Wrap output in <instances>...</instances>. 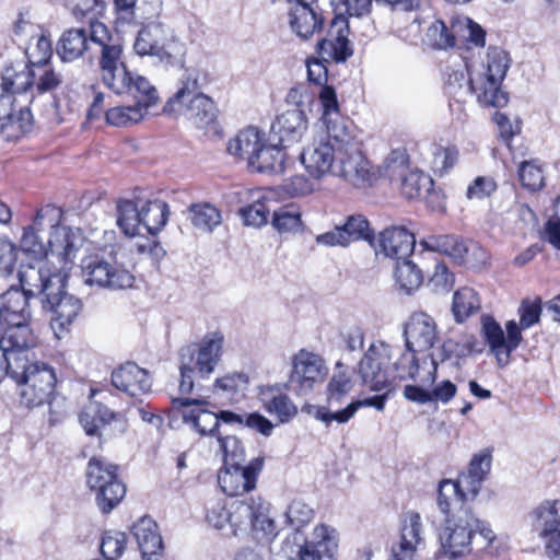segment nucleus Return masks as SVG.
<instances>
[{
    "label": "nucleus",
    "mask_w": 560,
    "mask_h": 560,
    "mask_svg": "<svg viewBox=\"0 0 560 560\" xmlns=\"http://www.w3.org/2000/svg\"><path fill=\"white\" fill-rule=\"evenodd\" d=\"M168 217L170 207L163 200H147L141 206L142 228L149 234H158L166 225Z\"/></svg>",
    "instance_id": "obj_39"
},
{
    "label": "nucleus",
    "mask_w": 560,
    "mask_h": 560,
    "mask_svg": "<svg viewBox=\"0 0 560 560\" xmlns=\"http://www.w3.org/2000/svg\"><path fill=\"white\" fill-rule=\"evenodd\" d=\"M307 544L323 552L326 557L332 558L338 549V533L335 528L320 524L317 525Z\"/></svg>",
    "instance_id": "obj_54"
},
{
    "label": "nucleus",
    "mask_w": 560,
    "mask_h": 560,
    "mask_svg": "<svg viewBox=\"0 0 560 560\" xmlns=\"http://www.w3.org/2000/svg\"><path fill=\"white\" fill-rule=\"evenodd\" d=\"M144 112L138 105L115 106L106 110V121L115 127H128L139 122Z\"/></svg>",
    "instance_id": "obj_56"
},
{
    "label": "nucleus",
    "mask_w": 560,
    "mask_h": 560,
    "mask_svg": "<svg viewBox=\"0 0 560 560\" xmlns=\"http://www.w3.org/2000/svg\"><path fill=\"white\" fill-rule=\"evenodd\" d=\"M58 262L56 258H36L34 262L22 264L18 276L22 290L28 298L42 296L66 288L73 264Z\"/></svg>",
    "instance_id": "obj_8"
},
{
    "label": "nucleus",
    "mask_w": 560,
    "mask_h": 560,
    "mask_svg": "<svg viewBox=\"0 0 560 560\" xmlns=\"http://www.w3.org/2000/svg\"><path fill=\"white\" fill-rule=\"evenodd\" d=\"M127 537L125 533L108 530L103 534L101 552L107 560H117L126 549Z\"/></svg>",
    "instance_id": "obj_58"
},
{
    "label": "nucleus",
    "mask_w": 560,
    "mask_h": 560,
    "mask_svg": "<svg viewBox=\"0 0 560 560\" xmlns=\"http://www.w3.org/2000/svg\"><path fill=\"white\" fill-rule=\"evenodd\" d=\"M433 179L421 171H410L400 179V192L408 199L420 198L431 191Z\"/></svg>",
    "instance_id": "obj_49"
},
{
    "label": "nucleus",
    "mask_w": 560,
    "mask_h": 560,
    "mask_svg": "<svg viewBox=\"0 0 560 560\" xmlns=\"http://www.w3.org/2000/svg\"><path fill=\"white\" fill-rule=\"evenodd\" d=\"M482 334L491 352L494 354L499 366L508 365V351L504 347V331L501 326L490 316L481 317Z\"/></svg>",
    "instance_id": "obj_41"
},
{
    "label": "nucleus",
    "mask_w": 560,
    "mask_h": 560,
    "mask_svg": "<svg viewBox=\"0 0 560 560\" xmlns=\"http://www.w3.org/2000/svg\"><path fill=\"white\" fill-rule=\"evenodd\" d=\"M61 213L52 206L40 208L33 223L24 228L21 249L35 258H56L58 262L73 260L82 246L80 233L59 224Z\"/></svg>",
    "instance_id": "obj_2"
},
{
    "label": "nucleus",
    "mask_w": 560,
    "mask_h": 560,
    "mask_svg": "<svg viewBox=\"0 0 560 560\" xmlns=\"http://www.w3.org/2000/svg\"><path fill=\"white\" fill-rule=\"evenodd\" d=\"M122 52V46L118 40L100 48L98 66L102 81L110 90L112 88H122V81L119 80L129 71L125 65Z\"/></svg>",
    "instance_id": "obj_27"
},
{
    "label": "nucleus",
    "mask_w": 560,
    "mask_h": 560,
    "mask_svg": "<svg viewBox=\"0 0 560 560\" xmlns=\"http://www.w3.org/2000/svg\"><path fill=\"white\" fill-rule=\"evenodd\" d=\"M481 307L478 293L471 288H462L454 293L452 311L457 323L465 322Z\"/></svg>",
    "instance_id": "obj_45"
},
{
    "label": "nucleus",
    "mask_w": 560,
    "mask_h": 560,
    "mask_svg": "<svg viewBox=\"0 0 560 560\" xmlns=\"http://www.w3.org/2000/svg\"><path fill=\"white\" fill-rule=\"evenodd\" d=\"M23 368H9L5 375L19 385L22 405L34 408L50 404L56 385L54 370L45 363L26 361Z\"/></svg>",
    "instance_id": "obj_10"
},
{
    "label": "nucleus",
    "mask_w": 560,
    "mask_h": 560,
    "mask_svg": "<svg viewBox=\"0 0 560 560\" xmlns=\"http://www.w3.org/2000/svg\"><path fill=\"white\" fill-rule=\"evenodd\" d=\"M88 48V31L84 27H75L61 34L56 51L63 62H72L81 58Z\"/></svg>",
    "instance_id": "obj_35"
},
{
    "label": "nucleus",
    "mask_w": 560,
    "mask_h": 560,
    "mask_svg": "<svg viewBox=\"0 0 560 560\" xmlns=\"http://www.w3.org/2000/svg\"><path fill=\"white\" fill-rule=\"evenodd\" d=\"M327 373L325 360L319 354L302 349L292 358L288 386L299 395H306Z\"/></svg>",
    "instance_id": "obj_14"
},
{
    "label": "nucleus",
    "mask_w": 560,
    "mask_h": 560,
    "mask_svg": "<svg viewBox=\"0 0 560 560\" xmlns=\"http://www.w3.org/2000/svg\"><path fill=\"white\" fill-rule=\"evenodd\" d=\"M348 36V18L342 13H337L329 24L327 36L316 45L318 56L324 61L345 62L353 55Z\"/></svg>",
    "instance_id": "obj_18"
},
{
    "label": "nucleus",
    "mask_w": 560,
    "mask_h": 560,
    "mask_svg": "<svg viewBox=\"0 0 560 560\" xmlns=\"http://www.w3.org/2000/svg\"><path fill=\"white\" fill-rule=\"evenodd\" d=\"M173 407L188 408L191 406L198 407V409H192L189 411H183L184 422L191 424V427L201 435H217L219 422L215 412L209 411L205 408H200L207 404L206 396L201 394H197L196 397H177L172 400Z\"/></svg>",
    "instance_id": "obj_22"
},
{
    "label": "nucleus",
    "mask_w": 560,
    "mask_h": 560,
    "mask_svg": "<svg viewBox=\"0 0 560 560\" xmlns=\"http://www.w3.org/2000/svg\"><path fill=\"white\" fill-rule=\"evenodd\" d=\"M272 226L281 234L296 233L302 230L301 212L293 205L273 210Z\"/></svg>",
    "instance_id": "obj_53"
},
{
    "label": "nucleus",
    "mask_w": 560,
    "mask_h": 560,
    "mask_svg": "<svg viewBox=\"0 0 560 560\" xmlns=\"http://www.w3.org/2000/svg\"><path fill=\"white\" fill-rule=\"evenodd\" d=\"M432 154V167L434 172L440 175L447 173L456 164L458 159V150L453 145H435Z\"/></svg>",
    "instance_id": "obj_59"
},
{
    "label": "nucleus",
    "mask_w": 560,
    "mask_h": 560,
    "mask_svg": "<svg viewBox=\"0 0 560 560\" xmlns=\"http://www.w3.org/2000/svg\"><path fill=\"white\" fill-rule=\"evenodd\" d=\"M3 298L2 306L0 307V324L9 325L10 323H31L32 312L28 303V296L18 289L11 287L4 293L0 294Z\"/></svg>",
    "instance_id": "obj_31"
},
{
    "label": "nucleus",
    "mask_w": 560,
    "mask_h": 560,
    "mask_svg": "<svg viewBox=\"0 0 560 560\" xmlns=\"http://www.w3.org/2000/svg\"><path fill=\"white\" fill-rule=\"evenodd\" d=\"M288 14L292 32L301 39H308L323 28L324 18L313 5H290Z\"/></svg>",
    "instance_id": "obj_30"
},
{
    "label": "nucleus",
    "mask_w": 560,
    "mask_h": 560,
    "mask_svg": "<svg viewBox=\"0 0 560 560\" xmlns=\"http://www.w3.org/2000/svg\"><path fill=\"white\" fill-rule=\"evenodd\" d=\"M418 353H421L420 350H411L406 347L405 352L395 363V369L397 370L400 378H416L421 361L417 355Z\"/></svg>",
    "instance_id": "obj_61"
},
{
    "label": "nucleus",
    "mask_w": 560,
    "mask_h": 560,
    "mask_svg": "<svg viewBox=\"0 0 560 560\" xmlns=\"http://www.w3.org/2000/svg\"><path fill=\"white\" fill-rule=\"evenodd\" d=\"M264 141L262 132H260L256 127H247L241 130L229 141L228 152L231 155L247 161L248 165L250 163V158H254V155L257 154Z\"/></svg>",
    "instance_id": "obj_36"
},
{
    "label": "nucleus",
    "mask_w": 560,
    "mask_h": 560,
    "mask_svg": "<svg viewBox=\"0 0 560 560\" xmlns=\"http://www.w3.org/2000/svg\"><path fill=\"white\" fill-rule=\"evenodd\" d=\"M416 245L415 235L404 226H389L381 232L378 249L385 256L394 259L409 257Z\"/></svg>",
    "instance_id": "obj_28"
},
{
    "label": "nucleus",
    "mask_w": 560,
    "mask_h": 560,
    "mask_svg": "<svg viewBox=\"0 0 560 560\" xmlns=\"http://www.w3.org/2000/svg\"><path fill=\"white\" fill-rule=\"evenodd\" d=\"M161 0H115L119 12H125L142 19H151L159 14Z\"/></svg>",
    "instance_id": "obj_55"
},
{
    "label": "nucleus",
    "mask_w": 560,
    "mask_h": 560,
    "mask_svg": "<svg viewBox=\"0 0 560 560\" xmlns=\"http://www.w3.org/2000/svg\"><path fill=\"white\" fill-rule=\"evenodd\" d=\"M37 345V338L31 328V323L0 324V359L9 368H23L30 361L28 351Z\"/></svg>",
    "instance_id": "obj_11"
},
{
    "label": "nucleus",
    "mask_w": 560,
    "mask_h": 560,
    "mask_svg": "<svg viewBox=\"0 0 560 560\" xmlns=\"http://www.w3.org/2000/svg\"><path fill=\"white\" fill-rule=\"evenodd\" d=\"M33 67L34 89L37 94H52L63 83V74L52 68L50 62Z\"/></svg>",
    "instance_id": "obj_48"
},
{
    "label": "nucleus",
    "mask_w": 560,
    "mask_h": 560,
    "mask_svg": "<svg viewBox=\"0 0 560 560\" xmlns=\"http://www.w3.org/2000/svg\"><path fill=\"white\" fill-rule=\"evenodd\" d=\"M454 481L456 488H458L459 494L462 495V500L467 502L477 498L485 479L477 476L472 477L468 472H463L458 476L457 480Z\"/></svg>",
    "instance_id": "obj_64"
},
{
    "label": "nucleus",
    "mask_w": 560,
    "mask_h": 560,
    "mask_svg": "<svg viewBox=\"0 0 560 560\" xmlns=\"http://www.w3.org/2000/svg\"><path fill=\"white\" fill-rule=\"evenodd\" d=\"M264 463V457L259 456L253 458L246 466H224L218 475L222 491L230 497H238L254 490Z\"/></svg>",
    "instance_id": "obj_17"
},
{
    "label": "nucleus",
    "mask_w": 560,
    "mask_h": 560,
    "mask_svg": "<svg viewBox=\"0 0 560 560\" xmlns=\"http://www.w3.org/2000/svg\"><path fill=\"white\" fill-rule=\"evenodd\" d=\"M259 400L265 410L276 416L281 423L289 422L298 415V407L277 386H261L259 389Z\"/></svg>",
    "instance_id": "obj_32"
},
{
    "label": "nucleus",
    "mask_w": 560,
    "mask_h": 560,
    "mask_svg": "<svg viewBox=\"0 0 560 560\" xmlns=\"http://www.w3.org/2000/svg\"><path fill=\"white\" fill-rule=\"evenodd\" d=\"M307 129V118L302 108L280 114L271 125V135L285 148L299 142Z\"/></svg>",
    "instance_id": "obj_24"
},
{
    "label": "nucleus",
    "mask_w": 560,
    "mask_h": 560,
    "mask_svg": "<svg viewBox=\"0 0 560 560\" xmlns=\"http://www.w3.org/2000/svg\"><path fill=\"white\" fill-rule=\"evenodd\" d=\"M419 245L427 250L445 254L456 262H462L467 252L465 242L453 235H429L421 240Z\"/></svg>",
    "instance_id": "obj_38"
},
{
    "label": "nucleus",
    "mask_w": 560,
    "mask_h": 560,
    "mask_svg": "<svg viewBox=\"0 0 560 560\" xmlns=\"http://www.w3.org/2000/svg\"><path fill=\"white\" fill-rule=\"evenodd\" d=\"M453 502L465 503L455 486V481L451 479H443L439 483L438 506L442 513L447 514Z\"/></svg>",
    "instance_id": "obj_62"
},
{
    "label": "nucleus",
    "mask_w": 560,
    "mask_h": 560,
    "mask_svg": "<svg viewBox=\"0 0 560 560\" xmlns=\"http://www.w3.org/2000/svg\"><path fill=\"white\" fill-rule=\"evenodd\" d=\"M108 252L94 253L84 257L81 261L82 277L84 282L89 285H96L104 288L105 281L108 278L105 277V269L107 268Z\"/></svg>",
    "instance_id": "obj_42"
},
{
    "label": "nucleus",
    "mask_w": 560,
    "mask_h": 560,
    "mask_svg": "<svg viewBox=\"0 0 560 560\" xmlns=\"http://www.w3.org/2000/svg\"><path fill=\"white\" fill-rule=\"evenodd\" d=\"M313 516V509L301 500H293L285 511L287 523L293 528L301 529L312 521Z\"/></svg>",
    "instance_id": "obj_60"
},
{
    "label": "nucleus",
    "mask_w": 560,
    "mask_h": 560,
    "mask_svg": "<svg viewBox=\"0 0 560 560\" xmlns=\"http://www.w3.org/2000/svg\"><path fill=\"white\" fill-rule=\"evenodd\" d=\"M352 131L332 132L323 130L303 149L300 160L308 175L314 179H322L327 175L336 176L340 164L347 138Z\"/></svg>",
    "instance_id": "obj_7"
},
{
    "label": "nucleus",
    "mask_w": 560,
    "mask_h": 560,
    "mask_svg": "<svg viewBox=\"0 0 560 560\" xmlns=\"http://www.w3.org/2000/svg\"><path fill=\"white\" fill-rule=\"evenodd\" d=\"M495 538L488 523L462 506L456 513L448 515L440 528V551L448 560H458L472 552L487 551Z\"/></svg>",
    "instance_id": "obj_3"
},
{
    "label": "nucleus",
    "mask_w": 560,
    "mask_h": 560,
    "mask_svg": "<svg viewBox=\"0 0 560 560\" xmlns=\"http://www.w3.org/2000/svg\"><path fill=\"white\" fill-rule=\"evenodd\" d=\"M468 80L462 70L447 74L446 92L448 95L475 94L477 102L486 107H503L509 95L501 90V82L510 68V58L505 50L490 47L486 61L463 57Z\"/></svg>",
    "instance_id": "obj_1"
},
{
    "label": "nucleus",
    "mask_w": 560,
    "mask_h": 560,
    "mask_svg": "<svg viewBox=\"0 0 560 560\" xmlns=\"http://www.w3.org/2000/svg\"><path fill=\"white\" fill-rule=\"evenodd\" d=\"M349 243L366 241L370 244L374 241V230L369 220L361 213L348 215L340 224Z\"/></svg>",
    "instance_id": "obj_52"
},
{
    "label": "nucleus",
    "mask_w": 560,
    "mask_h": 560,
    "mask_svg": "<svg viewBox=\"0 0 560 560\" xmlns=\"http://www.w3.org/2000/svg\"><path fill=\"white\" fill-rule=\"evenodd\" d=\"M270 505L261 497H250L248 500L233 501L229 506L223 502H215L207 513L210 525L218 529L229 527L231 534L237 529L250 526L255 532L265 536L276 535V523L269 516Z\"/></svg>",
    "instance_id": "obj_5"
},
{
    "label": "nucleus",
    "mask_w": 560,
    "mask_h": 560,
    "mask_svg": "<svg viewBox=\"0 0 560 560\" xmlns=\"http://www.w3.org/2000/svg\"><path fill=\"white\" fill-rule=\"evenodd\" d=\"M107 268L105 269V277L108 278L105 281L104 289L109 290H125L133 287L135 277L126 269L121 264H118L115 250L112 248L108 252Z\"/></svg>",
    "instance_id": "obj_44"
},
{
    "label": "nucleus",
    "mask_w": 560,
    "mask_h": 560,
    "mask_svg": "<svg viewBox=\"0 0 560 560\" xmlns=\"http://www.w3.org/2000/svg\"><path fill=\"white\" fill-rule=\"evenodd\" d=\"M119 81H122L121 83L124 86L112 88V91L116 94L130 95L136 101V105L142 107L143 110L158 102V91L147 78L128 71Z\"/></svg>",
    "instance_id": "obj_29"
},
{
    "label": "nucleus",
    "mask_w": 560,
    "mask_h": 560,
    "mask_svg": "<svg viewBox=\"0 0 560 560\" xmlns=\"http://www.w3.org/2000/svg\"><path fill=\"white\" fill-rule=\"evenodd\" d=\"M117 225L128 237L141 235V207L131 200H120L116 207Z\"/></svg>",
    "instance_id": "obj_40"
},
{
    "label": "nucleus",
    "mask_w": 560,
    "mask_h": 560,
    "mask_svg": "<svg viewBox=\"0 0 560 560\" xmlns=\"http://www.w3.org/2000/svg\"><path fill=\"white\" fill-rule=\"evenodd\" d=\"M86 482L91 490H97L103 486H108L113 499L126 494L125 485L118 479L117 466L105 458L93 456L86 468Z\"/></svg>",
    "instance_id": "obj_23"
},
{
    "label": "nucleus",
    "mask_w": 560,
    "mask_h": 560,
    "mask_svg": "<svg viewBox=\"0 0 560 560\" xmlns=\"http://www.w3.org/2000/svg\"><path fill=\"white\" fill-rule=\"evenodd\" d=\"M248 167L258 173L281 174L287 168V155L278 144L267 145L265 142L254 158H250Z\"/></svg>",
    "instance_id": "obj_37"
},
{
    "label": "nucleus",
    "mask_w": 560,
    "mask_h": 560,
    "mask_svg": "<svg viewBox=\"0 0 560 560\" xmlns=\"http://www.w3.org/2000/svg\"><path fill=\"white\" fill-rule=\"evenodd\" d=\"M408 170V155L406 150H393L385 156L381 165L375 166L376 182L380 178H387L392 182L400 180Z\"/></svg>",
    "instance_id": "obj_43"
},
{
    "label": "nucleus",
    "mask_w": 560,
    "mask_h": 560,
    "mask_svg": "<svg viewBox=\"0 0 560 560\" xmlns=\"http://www.w3.org/2000/svg\"><path fill=\"white\" fill-rule=\"evenodd\" d=\"M202 72L185 68L177 82V90L164 105V113L184 117L197 128H205L217 119L218 108L211 97L202 93Z\"/></svg>",
    "instance_id": "obj_4"
},
{
    "label": "nucleus",
    "mask_w": 560,
    "mask_h": 560,
    "mask_svg": "<svg viewBox=\"0 0 560 560\" xmlns=\"http://www.w3.org/2000/svg\"><path fill=\"white\" fill-rule=\"evenodd\" d=\"M395 279L406 293L417 290L423 282L422 271L408 257L396 259Z\"/></svg>",
    "instance_id": "obj_50"
},
{
    "label": "nucleus",
    "mask_w": 560,
    "mask_h": 560,
    "mask_svg": "<svg viewBox=\"0 0 560 560\" xmlns=\"http://www.w3.org/2000/svg\"><path fill=\"white\" fill-rule=\"evenodd\" d=\"M557 500H545L530 513L533 529L545 541L550 560H560V509Z\"/></svg>",
    "instance_id": "obj_15"
},
{
    "label": "nucleus",
    "mask_w": 560,
    "mask_h": 560,
    "mask_svg": "<svg viewBox=\"0 0 560 560\" xmlns=\"http://www.w3.org/2000/svg\"><path fill=\"white\" fill-rule=\"evenodd\" d=\"M375 166L362 154L353 132L346 140L343 156L336 176L355 188H368L376 184Z\"/></svg>",
    "instance_id": "obj_13"
},
{
    "label": "nucleus",
    "mask_w": 560,
    "mask_h": 560,
    "mask_svg": "<svg viewBox=\"0 0 560 560\" xmlns=\"http://www.w3.org/2000/svg\"><path fill=\"white\" fill-rule=\"evenodd\" d=\"M422 530L420 514L407 512L401 523L400 542L393 547V560H415L416 551L423 545Z\"/></svg>",
    "instance_id": "obj_25"
},
{
    "label": "nucleus",
    "mask_w": 560,
    "mask_h": 560,
    "mask_svg": "<svg viewBox=\"0 0 560 560\" xmlns=\"http://www.w3.org/2000/svg\"><path fill=\"white\" fill-rule=\"evenodd\" d=\"M44 310L52 315L50 325L56 335L67 330L72 325L82 310V302L77 296L68 293L66 288L54 290L46 299H42Z\"/></svg>",
    "instance_id": "obj_19"
},
{
    "label": "nucleus",
    "mask_w": 560,
    "mask_h": 560,
    "mask_svg": "<svg viewBox=\"0 0 560 560\" xmlns=\"http://www.w3.org/2000/svg\"><path fill=\"white\" fill-rule=\"evenodd\" d=\"M318 98L323 107L322 120L325 130H331L332 132L352 131L351 121L340 114L337 94L332 86H322Z\"/></svg>",
    "instance_id": "obj_33"
},
{
    "label": "nucleus",
    "mask_w": 560,
    "mask_h": 560,
    "mask_svg": "<svg viewBox=\"0 0 560 560\" xmlns=\"http://www.w3.org/2000/svg\"><path fill=\"white\" fill-rule=\"evenodd\" d=\"M518 178L523 187L533 191L538 190L544 186L542 171L533 162L525 161L521 164Z\"/></svg>",
    "instance_id": "obj_63"
},
{
    "label": "nucleus",
    "mask_w": 560,
    "mask_h": 560,
    "mask_svg": "<svg viewBox=\"0 0 560 560\" xmlns=\"http://www.w3.org/2000/svg\"><path fill=\"white\" fill-rule=\"evenodd\" d=\"M132 534L143 559L151 560L163 548L162 537L158 532V524L151 517H142L132 526Z\"/></svg>",
    "instance_id": "obj_34"
},
{
    "label": "nucleus",
    "mask_w": 560,
    "mask_h": 560,
    "mask_svg": "<svg viewBox=\"0 0 560 560\" xmlns=\"http://www.w3.org/2000/svg\"><path fill=\"white\" fill-rule=\"evenodd\" d=\"M166 42V27L160 22H151L138 32L133 49L139 56H152L160 61L172 63L173 55Z\"/></svg>",
    "instance_id": "obj_21"
},
{
    "label": "nucleus",
    "mask_w": 560,
    "mask_h": 560,
    "mask_svg": "<svg viewBox=\"0 0 560 560\" xmlns=\"http://www.w3.org/2000/svg\"><path fill=\"white\" fill-rule=\"evenodd\" d=\"M112 384L129 396H138L151 389L152 381L147 370L127 362L113 371Z\"/></svg>",
    "instance_id": "obj_26"
},
{
    "label": "nucleus",
    "mask_w": 560,
    "mask_h": 560,
    "mask_svg": "<svg viewBox=\"0 0 560 560\" xmlns=\"http://www.w3.org/2000/svg\"><path fill=\"white\" fill-rule=\"evenodd\" d=\"M217 441L223 455L224 466L241 465L245 460V451L238 438L218 434Z\"/></svg>",
    "instance_id": "obj_57"
},
{
    "label": "nucleus",
    "mask_w": 560,
    "mask_h": 560,
    "mask_svg": "<svg viewBox=\"0 0 560 560\" xmlns=\"http://www.w3.org/2000/svg\"><path fill=\"white\" fill-rule=\"evenodd\" d=\"M354 381L350 371L342 362H337L331 377L326 386V404L312 405L306 404L302 407V412L330 427L332 422L345 424L343 412L348 409V397L354 388Z\"/></svg>",
    "instance_id": "obj_9"
},
{
    "label": "nucleus",
    "mask_w": 560,
    "mask_h": 560,
    "mask_svg": "<svg viewBox=\"0 0 560 560\" xmlns=\"http://www.w3.org/2000/svg\"><path fill=\"white\" fill-rule=\"evenodd\" d=\"M406 347L428 353L439 339L438 325L427 313H413L404 326Z\"/></svg>",
    "instance_id": "obj_20"
},
{
    "label": "nucleus",
    "mask_w": 560,
    "mask_h": 560,
    "mask_svg": "<svg viewBox=\"0 0 560 560\" xmlns=\"http://www.w3.org/2000/svg\"><path fill=\"white\" fill-rule=\"evenodd\" d=\"M1 85L9 93H12V96H14V94L22 95L27 92H31L32 100L30 102L32 103L35 92L33 67L31 66V63L27 62L24 66V69L19 72H14L11 74L8 71L7 74L2 77Z\"/></svg>",
    "instance_id": "obj_51"
},
{
    "label": "nucleus",
    "mask_w": 560,
    "mask_h": 560,
    "mask_svg": "<svg viewBox=\"0 0 560 560\" xmlns=\"http://www.w3.org/2000/svg\"><path fill=\"white\" fill-rule=\"evenodd\" d=\"M188 211L192 225L202 232L211 233L222 222L221 212L208 202L192 203Z\"/></svg>",
    "instance_id": "obj_46"
},
{
    "label": "nucleus",
    "mask_w": 560,
    "mask_h": 560,
    "mask_svg": "<svg viewBox=\"0 0 560 560\" xmlns=\"http://www.w3.org/2000/svg\"><path fill=\"white\" fill-rule=\"evenodd\" d=\"M390 361V346L384 341L372 342L358 364L362 383L374 392L388 389Z\"/></svg>",
    "instance_id": "obj_12"
},
{
    "label": "nucleus",
    "mask_w": 560,
    "mask_h": 560,
    "mask_svg": "<svg viewBox=\"0 0 560 560\" xmlns=\"http://www.w3.org/2000/svg\"><path fill=\"white\" fill-rule=\"evenodd\" d=\"M272 200L266 197L261 191H257V198L254 201L238 210L245 225L260 228L268 222V215L271 211Z\"/></svg>",
    "instance_id": "obj_47"
},
{
    "label": "nucleus",
    "mask_w": 560,
    "mask_h": 560,
    "mask_svg": "<svg viewBox=\"0 0 560 560\" xmlns=\"http://www.w3.org/2000/svg\"><path fill=\"white\" fill-rule=\"evenodd\" d=\"M453 32L446 27L444 22L435 21L427 31V38L431 46L445 49L455 45L454 33H462V37L477 48H482L486 43V32L480 25L468 18L456 21L452 26Z\"/></svg>",
    "instance_id": "obj_16"
},
{
    "label": "nucleus",
    "mask_w": 560,
    "mask_h": 560,
    "mask_svg": "<svg viewBox=\"0 0 560 560\" xmlns=\"http://www.w3.org/2000/svg\"><path fill=\"white\" fill-rule=\"evenodd\" d=\"M224 337L221 332L207 334L199 343L189 345L180 350V382L179 392L190 394L197 387L198 378L209 376L220 361Z\"/></svg>",
    "instance_id": "obj_6"
}]
</instances>
